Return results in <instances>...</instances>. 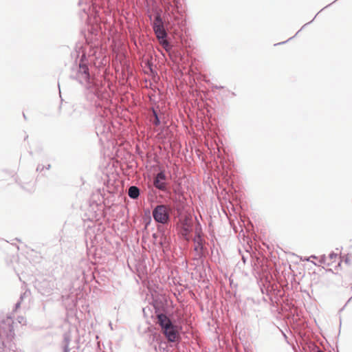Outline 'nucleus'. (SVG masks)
I'll list each match as a JSON object with an SVG mask.
<instances>
[{
	"label": "nucleus",
	"instance_id": "obj_19",
	"mask_svg": "<svg viewBox=\"0 0 352 352\" xmlns=\"http://www.w3.org/2000/svg\"><path fill=\"white\" fill-rule=\"evenodd\" d=\"M146 66L148 67V69H149V71H150V72H151V75H152L153 77H155V76H157V74L156 71H155V70L153 69V64H152V63H151V62H150V61H147V62L146 63Z\"/></svg>",
	"mask_w": 352,
	"mask_h": 352
},
{
	"label": "nucleus",
	"instance_id": "obj_21",
	"mask_svg": "<svg viewBox=\"0 0 352 352\" xmlns=\"http://www.w3.org/2000/svg\"><path fill=\"white\" fill-rule=\"evenodd\" d=\"M45 169V166H43V164H38L36 167V171L37 172H43V170Z\"/></svg>",
	"mask_w": 352,
	"mask_h": 352
},
{
	"label": "nucleus",
	"instance_id": "obj_11",
	"mask_svg": "<svg viewBox=\"0 0 352 352\" xmlns=\"http://www.w3.org/2000/svg\"><path fill=\"white\" fill-rule=\"evenodd\" d=\"M194 242L196 243V245L195 247V251H200L204 252L205 247L204 245V239H202L200 233L197 232L196 235L193 239Z\"/></svg>",
	"mask_w": 352,
	"mask_h": 352
},
{
	"label": "nucleus",
	"instance_id": "obj_24",
	"mask_svg": "<svg viewBox=\"0 0 352 352\" xmlns=\"http://www.w3.org/2000/svg\"><path fill=\"white\" fill-rule=\"evenodd\" d=\"M223 86H217V85H212V91H214V89H223Z\"/></svg>",
	"mask_w": 352,
	"mask_h": 352
},
{
	"label": "nucleus",
	"instance_id": "obj_5",
	"mask_svg": "<svg viewBox=\"0 0 352 352\" xmlns=\"http://www.w3.org/2000/svg\"><path fill=\"white\" fill-rule=\"evenodd\" d=\"M152 26L160 45L163 46L166 51H169L171 49V45L167 40L168 34L164 26V21L160 14L155 16Z\"/></svg>",
	"mask_w": 352,
	"mask_h": 352
},
{
	"label": "nucleus",
	"instance_id": "obj_2",
	"mask_svg": "<svg viewBox=\"0 0 352 352\" xmlns=\"http://www.w3.org/2000/svg\"><path fill=\"white\" fill-rule=\"evenodd\" d=\"M114 113H118V111H99L95 120L96 133L102 144L109 140V133H112L111 129L117 128V124H122L120 120H112Z\"/></svg>",
	"mask_w": 352,
	"mask_h": 352
},
{
	"label": "nucleus",
	"instance_id": "obj_7",
	"mask_svg": "<svg viewBox=\"0 0 352 352\" xmlns=\"http://www.w3.org/2000/svg\"><path fill=\"white\" fill-rule=\"evenodd\" d=\"M14 321L10 316L0 318V342L3 346L12 342L14 338Z\"/></svg>",
	"mask_w": 352,
	"mask_h": 352
},
{
	"label": "nucleus",
	"instance_id": "obj_3",
	"mask_svg": "<svg viewBox=\"0 0 352 352\" xmlns=\"http://www.w3.org/2000/svg\"><path fill=\"white\" fill-rule=\"evenodd\" d=\"M157 323L161 327L162 332L170 342H179L180 340L179 332L182 328L173 322L166 314L160 310V308L154 305Z\"/></svg>",
	"mask_w": 352,
	"mask_h": 352
},
{
	"label": "nucleus",
	"instance_id": "obj_17",
	"mask_svg": "<svg viewBox=\"0 0 352 352\" xmlns=\"http://www.w3.org/2000/svg\"><path fill=\"white\" fill-rule=\"evenodd\" d=\"M173 192L176 195H178V197H173L171 199L173 203L177 204L178 201H179V198L182 193L178 188H174Z\"/></svg>",
	"mask_w": 352,
	"mask_h": 352
},
{
	"label": "nucleus",
	"instance_id": "obj_36",
	"mask_svg": "<svg viewBox=\"0 0 352 352\" xmlns=\"http://www.w3.org/2000/svg\"><path fill=\"white\" fill-rule=\"evenodd\" d=\"M322 10H323V9H322L320 12H317V15H318V14H320V12L321 11H322Z\"/></svg>",
	"mask_w": 352,
	"mask_h": 352
},
{
	"label": "nucleus",
	"instance_id": "obj_30",
	"mask_svg": "<svg viewBox=\"0 0 352 352\" xmlns=\"http://www.w3.org/2000/svg\"><path fill=\"white\" fill-rule=\"evenodd\" d=\"M23 116L25 120H26V115L24 113V112L23 111Z\"/></svg>",
	"mask_w": 352,
	"mask_h": 352
},
{
	"label": "nucleus",
	"instance_id": "obj_26",
	"mask_svg": "<svg viewBox=\"0 0 352 352\" xmlns=\"http://www.w3.org/2000/svg\"><path fill=\"white\" fill-rule=\"evenodd\" d=\"M292 38H293V37L289 38L287 41H283V42H280V43H278V44H275V45H281V44H284V43H287L288 41L291 40Z\"/></svg>",
	"mask_w": 352,
	"mask_h": 352
},
{
	"label": "nucleus",
	"instance_id": "obj_32",
	"mask_svg": "<svg viewBox=\"0 0 352 352\" xmlns=\"http://www.w3.org/2000/svg\"><path fill=\"white\" fill-rule=\"evenodd\" d=\"M151 217L149 216V217H148V223H149L151 222Z\"/></svg>",
	"mask_w": 352,
	"mask_h": 352
},
{
	"label": "nucleus",
	"instance_id": "obj_12",
	"mask_svg": "<svg viewBox=\"0 0 352 352\" xmlns=\"http://www.w3.org/2000/svg\"><path fill=\"white\" fill-rule=\"evenodd\" d=\"M153 186L157 189H158L166 194L170 193V191L167 186V183L165 181L153 180Z\"/></svg>",
	"mask_w": 352,
	"mask_h": 352
},
{
	"label": "nucleus",
	"instance_id": "obj_8",
	"mask_svg": "<svg viewBox=\"0 0 352 352\" xmlns=\"http://www.w3.org/2000/svg\"><path fill=\"white\" fill-rule=\"evenodd\" d=\"M171 208L166 204H157L152 211L154 221L162 226L168 225L170 221Z\"/></svg>",
	"mask_w": 352,
	"mask_h": 352
},
{
	"label": "nucleus",
	"instance_id": "obj_9",
	"mask_svg": "<svg viewBox=\"0 0 352 352\" xmlns=\"http://www.w3.org/2000/svg\"><path fill=\"white\" fill-rule=\"evenodd\" d=\"M38 291L43 296H50L56 289V283L54 279H43L37 285Z\"/></svg>",
	"mask_w": 352,
	"mask_h": 352
},
{
	"label": "nucleus",
	"instance_id": "obj_14",
	"mask_svg": "<svg viewBox=\"0 0 352 352\" xmlns=\"http://www.w3.org/2000/svg\"><path fill=\"white\" fill-rule=\"evenodd\" d=\"M162 111H152L153 116L151 118V121L152 122L153 125L158 126L160 124L161 117H160V114L159 113H162Z\"/></svg>",
	"mask_w": 352,
	"mask_h": 352
},
{
	"label": "nucleus",
	"instance_id": "obj_22",
	"mask_svg": "<svg viewBox=\"0 0 352 352\" xmlns=\"http://www.w3.org/2000/svg\"><path fill=\"white\" fill-rule=\"evenodd\" d=\"M337 256H338V254L331 252L329 254V257L330 260H333L337 257Z\"/></svg>",
	"mask_w": 352,
	"mask_h": 352
},
{
	"label": "nucleus",
	"instance_id": "obj_44",
	"mask_svg": "<svg viewBox=\"0 0 352 352\" xmlns=\"http://www.w3.org/2000/svg\"><path fill=\"white\" fill-rule=\"evenodd\" d=\"M170 352H172V351H170Z\"/></svg>",
	"mask_w": 352,
	"mask_h": 352
},
{
	"label": "nucleus",
	"instance_id": "obj_4",
	"mask_svg": "<svg viewBox=\"0 0 352 352\" xmlns=\"http://www.w3.org/2000/svg\"><path fill=\"white\" fill-rule=\"evenodd\" d=\"M170 6L172 10L168 13L170 22L173 26H177L178 29L183 31L186 26V10L183 7L181 0H170Z\"/></svg>",
	"mask_w": 352,
	"mask_h": 352
},
{
	"label": "nucleus",
	"instance_id": "obj_34",
	"mask_svg": "<svg viewBox=\"0 0 352 352\" xmlns=\"http://www.w3.org/2000/svg\"><path fill=\"white\" fill-rule=\"evenodd\" d=\"M104 111H107V110H110L109 109L107 108V107H104Z\"/></svg>",
	"mask_w": 352,
	"mask_h": 352
},
{
	"label": "nucleus",
	"instance_id": "obj_40",
	"mask_svg": "<svg viewBox=\"0 0 352 352\" xmlns=\"http://www.w3.org/2000/svg\"><path fill=\"white\" fill-rule=\"evenodd\" d=\"M147 213L150 214V210H147Z\"/></svg>",
	"mask_w": 352,
	"mask_h": 352
},
{
	"label": "nucleus",
	"instance_id": "obj_15",
	"mask_svg": "<svg viewBox=\"0 0 352 352\" xmlns=\"http://www.w3.org/2000/svg\"><path fill=\"white\" fill-rule=\"evenodd\" d=\"M70 339L68 336H65L63 339V352H70L69 348ZM75 352V351H73Z\"/></svg>",
	"mask_w": 352,
	"mask_h": 352
},
{
	"label": "nucleus",
	"instance_id": "obj_41",
	"mask_svg": "<svg viewBox=\"0 0 352 352\" xmlns=\"http://www.w3.org/2000/svg\"><path fill=\"white\" fill-rule=\"evenodd\" d=\"M323 262V258L320 260V263Z\"/></svg>",
	"mask_w": 352,
	"mask_h": 352
},
{
	"label": "nucleus",
	"instance_id": "obj_37",
	"mask_svg": "<svg viewBox=\"0 0 352 352\" xmlns=\"http://www.w3.org/2000/svg\"><path fill=\"white\" fill-rule=\"evenodd\" d=\"M149 110H152V111H154L155 109L153 107H151Z\"/></svg>",
	"mask_w": 352,
	"mask_h": 352
},
{
	"label": "nucleus",
	"instance_id": "obj_1",
	"mask_svg": "<svg viewBox=\"0 0 352 352\" xmlns=\"http://www.w3.org/2000/svg\"><path fill=\"white\" fill-rule=\"evenodd\" d=\"M85 54H82L78 65L71 68L69 78L84 85L97 98H107L109 94L98 79L91 76L88 63L85 61Z\"/></svg>",
	"mask_w": 352,
	"mask_h": 352
},
{
	"label": "nucleus",
	"instance_id": "obj_39",
	"mask_svg": "<svg viewBox=\"0 0 352 352\" xmlns=\"http://www.w3.org/2000/svg\"><path fill=\"white\" fill-rule=\"evenodd\" d=\"M318 352H323V351L320 349H318Z\"/></svg>",
	"mask_w": 352,
	"mask_h": 352
},
{
	"label": "nucleus",
	"instance_id": "obj_35",
	"mask_svg": "<svg viewBox=\"0 0 352 352\" xmlns=\"http://www.w3.org/2000/svg\"><path fill=\"white\" fill-rule=\"evenodd\" d=\"M322 10H323V9H322L320 12H317V15H318V14H320V12L321 11H322Z\"/></svg>",
	"mask_w": 352,
	"mask_h": 352
},
{
	"label": "nucleus",
	"instance_id": "obj_28",
	"mask_svg": "<svg viewBox=\"0 0 352 352\" xmlns=\"http://www.w3.org/2000/svg\"><path fill=\"white\" fill-rule=\"evenodd\" d=\"M51 166L50 164H48L47 166H45V169L49 170Z\"/></svg>",
	"mask_w": 352,
	"mask_h": 352
},
{
	"label": "nucleus",
	"instance_id": "obj_43",
	"mask_svg": "<svg viewBox=\"0 0 352 352\" xmlns=\"http://www.w3.org/2000/svg\"><path fill=\"white\" fill-rule=\"evenodd\" d=\"M311 257H313V258H316V256H311Z\"/></svg>",
	"mask_w": 352,
	"mask_h": 352
},
{
	"label": "nucleus",
	"instance_id": "obj_10",
	"mask_svg": "<svg viewBox=\"0 0 352 352\" xmlns=\"http://www.w3.org/2000/svg\"><path fill=\"white\" fill-rule=\"evenodd\" d=\"M192 223L189 221L188 218H186L182 222V232L183 236L186 238L187 236L192 231Z\"/></svg>",
	"mask_w": 352,
	"mask_h": 352
},
{
	"label": "nucleus",
	"instance_id": "obj_31",
	"mask_svg": "<svg viewBox=\"0 0 352 352\" xmlns=\"http://www.w3.org/2000/svg\"><path fill=\"white\" fill-rule=\"evenodd\" d=\"M242 259H243V263H245V256H242Z\"/></svg>",
	"mask_w": 352,
	"mask_h": 352
},
{
	"label": "nucleus",
	"instance_id": "obj_42",
	"mask_svg": "<svg viewBox=\"0 0 352 352\" xmlns=\"http://www.w3.org/2000/svg\"><path fill=\"white\" fill-rule=\"evenodd\" d=\"M157 230H160V226H158Z\"/></svg>",
	"mask_w": 352,
	"mask_h": 352
},
{
	"label": "nucleus",
	"instance_id": "obj_20",
	"mask_svg": "<svg viewBox=\"0 0 352 352\" xmlns=\"http://www.w3.org/2000/svg\"><path fill=\"white\" fill-rule=\"evenodd\" d=\"M25 295H26V292H25V293H23V294L21 295V296H20V301L17 302L15 304V306H14L15 310L17 309L20 307L21 301L23 300V298L25 297Z\"/></svg>",
	"mask_w": 352,
	"mask_h": 352
},
{
	"label": "nucleus",
	"instance_id": "obj_16",
	"mask_svg": "<svg viewBox=\"0 0 352 352\" xmlns=\"http://www.w3.org/2000/svg\"><path fill=\"white\" fill-rule=\"evenodd\" d=\"M153 180H160V181H165L166 180V175L164 170H160L159 173L156 174L154 177Z\"/></svg>",
	"mask_w": 352,
	"mask_h": 352
},
{
	"label": "nucleus",
	"instance_id": "obj_38",
	"mask_svg": "<svg viewBox=\"0 0 352 352\" xmlns=\"http://www.w3.org/2000/svg\"><path fill=\"white\" fill-rule=\"evenodd\" d=\"M81 3H82V1H79V3H78V4H79V5H81Z\"/></svg>",
	"mask_w": 352,
	"mask_h": 352
},
{
	"label": "nucleus",
	"instance_id": "obj_25",
	"mask_svg": "<svg viewBox=\"0 0 352 352\" xmlns=\"http://www.w3.org/2000/svg\"><path fill=\"white\" fill-rule=\"evenodd\" d=\"M185 112H186V113H187V116H188V117H190L191 115H193V114H194V112H195V111H185Z\"/></svg>",
	"mask_w": 352,
	"mask_h": 352
},
{
	"label": "nucleus",
	"instance_id": "obj_23",
	"mask_svg": "<svg viewBox=\"0 0 352 352\" xmlns=\"http://www.w3.org/2000/svg\"><path fill=\"white\" fill-rule=\"evenodd\" d=\"M160 352H169V350L166 347L160 346Z\"/></svg>",
	"mask_w": 352,
	"mask_h": 352
},
{
	"label": "nucleus",
	"instance_id": "obj_27",
	"mask_svg": "<svg viewBox=\"0 0 352 352\" xmlns=\"http://www.w3.org/2000/svg\"><path fill=\"white\" fill-rule=\"evenodd\" d=\"M344 262H345L346 263H347V264H349V263H350V259H349L348 257H346V258H345V260H344Z\"/></svg>",
	"mask_w": 352,
	"mask_h": 352
},
{
	"label": "nucleus",
	"instance_id": "obj_6",
	"mask_svg": "<svg viewBox=\"0 0 352 352\" xmlns=\"http://www.w3.org/2000/svg\"><path fill=\"white\" fill-rule=\"evenodd\" d=\"M89 50L85 49L82 54H85V61L88 63H92L95 67H100L107 63L106 55L104 50L98 45H89Z\"/></svg>",
	"mask_w": 352,
	"mask_h": 352
},
{
	"label": "nucleus",
	"instance_id": "obj_29",
	"mask_svg": "<svg viewBox=\"0 0 352 352\" xmlns=\"http://www.w3.org/2000/svg\"><path fill=\"white\" fill-rule=\"evenodd\" d=\"M313 21V20H311L310 22L307 23H305L302 27V28H303L305 25H307L308 24H309L310 23H311Z\"/></svg>",
	"mask_w": 352,
	"mask_h": 352
},
{
	"label": "nucleus",
	"instance_id": "obj_18",
	"mask_svg": "<svg viewBox=\"0 0 352 352\" xmlns=\"http://www.w3.org/2000/svg\"><path fill=\"white\" fill-rule=\"evenodd\" d=\"M4 348L0 350V352H16V351L12 349V344L10 342V344L6 343V346H3Z\"/></svg>",
	"mask_w": 352,
	"mask_h": 352
},
{
	"label": "nucleus",
	"instance_id": "obj_13",
	"mask_svg": "<svg viewBox=\"0 0 352 352\" xmlns=\"http://www.w3.org/2000/svg\"><path fill=\"white\" fill-rule=\"evenodd\" d=\"M140 195V190L136 186H131L129 188L128 195L132 199H136Z\"/></svg>",
	"mask_w": 352,
	"mask_h": 352
},
{
	"label": "nucleus",
	"instance_id": "obj_33",
	"mask_svg": "<svg viewBox=\"0 0 352 352\" xmlns=\"http://www.w3.org/2000/svg\"><path fill=\"white\" fill-rule=\"evenodd\" d=\"M330 5H331V3H330V4H329V5H327V6H326V7H324V8H322V9L324 10V8H326L329 7Z\"/></svg>",
	"mask_w": 352,
	"mask_h": 352
}]
</instances>
